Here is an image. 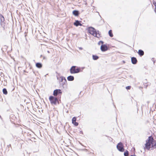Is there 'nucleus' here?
I'll use <instances>...</instances> for the list:
<instances>
[{"instance_id": "a878e982", "label": "nucleus", "mask_w": 156, "mask_h": 156, "mask_svg": "<svg viewBox=\"0 0 156 156\" xmlns=\"http://www.w3.org/2000/svg\"><path fill=\"white\" fill-rule=\"evenodd\" d=\"M9 146H10V147L11 146V145L10 144H9V145H8L7 146V147H9Z\"/></svg>"}, {"instance_id": "393cba45", "label": "nucleus", "mask_w": 156, "mask_h": 156, "mask_svg": "<svg viewBox=\"0 0 156 156\" xmlns=\"http://www.w3.org/2000/svg\"><path fill=\"white\" fill-rule=\"evenodd\" d=\"M130 87H131L130 86H128L126 87V88L127 89H130Z\"/></svg>"}, {"instance_id": "f3484780", "label": "nucleus", "mask_w": 156, "mask_h": 156, "mask_svg": "<svg viewBox=\"0 0 156 156\" xmlns=\"http://www.w3.org/2000/svg\"><path fill=\"white\" fill-rule=\"evenodd\" d=\"M66 79H64L63 80L62 82L61 83H60V84L62 86L66 84Z\"/></svg>"}, {"instance_id": "4468645a", "label": "nucleus", "mask_w": 156, "mask_h": 156, "mask_svg": "<svg viewBox=\"0 0 156 156\" xmlns=\"http://www.w3.org/2000/svg\"><path fill=\"white\" fill-rule=\"evenodd\" d=\"M67 79L69 81H73L74 79V77L73 76H70L68 77Z\"/></svg>"}, {"instance_id": "0eeeda50", "label": "nucleus", "mask_w": 156, "mask_h": 156, "mask_svg": "<svg viewBox=\"0 0 156 156\" xmlns=\"http://www.w3.org/2000/svg\"><path fill=\"white\" fill-rule=\"evenodd\" d=\"M62 93V91L60 89H56L53 92V95L55 96H57L58 94H60Z\"/></svg>"}, {"instance_id": "6e6552de", "label": "nucleus", "mask_w": 156, "mask_h": 156, "mask_svg": "<svg viewBox=\"0 0 156 156\" xmlns=\"http://www.w3.org/2000/svg\"><path fill=\"white\" fill-rule=\"evenodd\" d=\"M101 51H107L108 49V48L106 45L103 44L101 46Z\"/></svg>"}, {"instance_id": "4be33fe9", "label": "nucleus", "mask_w": 156, "mask_h": 156, "mask_svg": "<svg viewBox=\"0 0 156 156\" xmlns=\"http://www.w3.org/2000/svg\"><path fill=\"white\" fill-rule=\"evenodd\" d=\"M129 154V152L127 151H126L124 153V155L125 156H127Z\"/></svg>"}, {"instance_id": "2eb2a0df", "label": "nucleus", "mask_w": 156, "mask_h": 156, "mask_svg": "<svg viewBox=\"0 0 156 156\" xmlns=\"http://www.w3.org/2000/svg\"><path fill=\"white\" fill-rule=\"evenodd\" d=\"M36 66L38 68H40L42 66V64L40 63H37L36 64Z\"/></svg>"}, {"instance_id": "ddd939ff", "label": "nucleus", "mask_w": 156, "mask_h": 156, "mask_svg": "<svg viewBox=\"0 0 156 156\" xmlns=\"http://www.w3.org/2000/svg\"><path fill=\"white\" fill-rule=\"evenodd\" d=\"M73 13L75 16H78L79 14L78 11L77 10H74L73 12Z\"/></svg>"}, {"instance_id": "f8f14e48", "label": "nucleus", "mask_w": 156, "mask_h": 156, "mask_svg": "<svg viewBox=\"0 0 156 156\" xmlns=\"http://www.w3.org/2000/svg\"><path fill=\"white\" fill-rule=\"evenodd\" d=\"M138 53L140 56H142L144 55V53L143 50H139Z\"/></svg>"}, {"instance_id": "20e7f679", "label": "nucleus", "mask_w": 156, "mask_h": 156, "mask_svg": "<svg viewBox=\"0 0 156 156\" xmlns=\"http://www.w3.org/2000/svg\"><path fill=\"white\" fill-rule=\"evenodd\" d=\"M117 148L121 152H123L124 151V149L123 148V145L121 142L118 144L117 145Z\"/></svg>"}, {"instance_id": "bb28decb", "label": "nucleus", "mask_w": 156, "mask_h": 156, "mask_svg": "<svg viewBox=\"0 0 156 156\" xmlns=\"http://www.w3.org/2000/svg\"><path fill=\"white\" fill-rule=\"evenodd\" d=\"M48 53H49V51H48Z\"/></svg>"}, {"instance_id": "aec40b11", "label": "nucleus", "mask_w": 156, "mask_h": 156, "mask_svg": "<svg viewBox=\"0 0 156 156\" xmlns=\"http://www.w3.org/2000/svg\"><path fill=\"white\" fill-rule=\"evenodd\" d=\"M3 92L4 94L6 95L7 94V91L6 89L5 88H4L3 89Z\"/></svg>"}, {"instance_id": "9d476101", "label": "nucleus", "mask_w": 156, "mask_h": 156, "mask_svg": "<svg viewBox=\"0 0 156 156\" xmlns=\"http://www.w3.org/2000/svg\"><path fill=\"white\" fill-rule=\"evenodd\" d=\"M131 62L133 64H135L136 63L137 60L136 58L133 57L131 58Z\"/></svg>"}, {"instance_id": "b1692460", "label": "nucleus", "mask_w": 156, "mask_h": 156, "mask_svg": "<svg viewBox=\"0 0 156 156\" xmlns=\"http://www.w3.org/2000/svg\"><path fill=\"white\" fill-rule=\"evenodd\" d=\"M104 42L103 41H100L98 43V44L99 45H100L101 44H103Z\"/></svg>"}, {"instance_id": "1a4fd4ad", "label": "nucleus", "mask_w": 156, "mask_h": 156, "mask_svg": "<svg viewBox=\"0 0 156 156\" xmlns=\"http://www.w3.org/2000/svg\"><path fill=\"white\" fill-rule=\"evenodd\" d=\"M76 117H73L72 119V123L75 126H77L78 125V123L76 122Z\"/></svg>"}, {"instance_id": "7ed1b4c3", "label": "nucleus", "mask_w": 156, "mask_h": 156, "mask_svg": "<svg viewBox=\"0 0 156 156\" xmlns=\"http://www.w3.org/2000/svg\"><path fill=\"white\" fill-rule=\"evenodd\" d=\"M75 67V66H73L70 69V72L71 73H77L80 72V69H76Z\"/></svg>"}, {"instance_id": "cd10ccee", "label": "nucleus", "mask_w": 156, "mask_h": 156, "mask_svg": "<svg viewBox=\"0 0 156 156\" xmlns=\"http://www.w3.org/2000/svg\"><path fill=\"white\" fill-rule=\"evenodd\" d=\"M154 11H155V12H156V10H155Z\"/></svg>"}, {"instance_id": "5701e85b", "label": "nucleus", "mask_w": 156, "mask_h": 156, "mask_svg": "<svg viewBox=\"0 0 156 156\" xmlns=\"http://www.w3.org/2000/svg\"><path fill=\"white\" fill-rule=\"evenodd\" d=\"M153 4L155 6V8L154 9V10H156V2H153Z\"/></svg>"}, {"instance_id": "dca6fc26", "label": "nucleus", "mask_w": 156, "mask_h": 156, "mask_svg": "<svg viewBox=\"0 0 156 156\" xmlns=\"http://www.w3.org/2000/svg\"><path fill=\"white\" fill-rule=\"evenodd\" d=\"M8 48V46L6 45H4L3 47L2 48V50L3 51H6Z\"/></svg>"}, {"instance_id": "f03ea898", "label": "nucleus", "mask_w": 156, "mask_h": 156, "mask_svg": "<svg viewBox=\"0 0 156 156\" xmlns=\"http://www.w3.org/2000/svg\"><path fill=\"white\" fill-rule=\"evenodd\" d=\"M89 33L94 36L99 38L100 37L99 31H96L95 29L92 27H89L88 30Z\"/></svg>"}, {"instance_id": "f257e3e1", "label": "nucleus", "mask_w": 156, "mask_h": 156, "mask_svg": "<svg viewBox=\"0 0 156 156\" xmlns=\"http://www.w3.org/2000/svg\"><path fill=\"white\" fill-rule=\"evenodd\" d=\"M156 143L153 138L151 136H149L147 140H146L144 149L149 150L151 149L152 150L156 148Z\"/></svg>"}, {"instance_id": "9b49d317", "label": "nucleus", "mask_w": 156, "mask_h": 156, "mask_svg": "<svg viewBox=\"0 0 156 156\" xmlns=\"http://www.w3.org/2000/svg\"><path fill=\"white\" fill-rule=\"evenodd\" d=\"M74 25L76 27H77L78 26H81L82 24L80 23V22L78 20H76L75 22L74 23Z\"/></svg>"}, {"instance_id": "6ab92c4d", "label": "nucleus", "mask_w": 156, "mask_h": 156, "mask_svg": "<svg viewBox=\"0 0 156 156\" xmlns=\"http://www.w3.org/2000/svg\"><path fill=\"white\" fill-rule=\"evenodd\" d=\"M65 79V78L63 76H61L60 77V83L63 80Z\"/></svg>"}, {"instance_id": "412c9836", "label": "nucleus", "mask_w": 156, "mask_h": 156, "mask_svg": "<svg viewBox=\"0 0 156 156\" xmlns=\"http://www.w3.org/2000/svg\"><path fill=\"white\" fill-rule=\"evenodd\" d=\"M93 59L94 60H96L98 59V57L97 55H93Z\"/></svg>"}, {"instance_id": "a211bd4d", "label": "nucleus", "mask_w": 156, "mask_h": 156, "mask_svg": "<svg viewBox=\"0 0 156 156\" xmlns=\"http://www.w3.org/2000/svg\"><path fill=\"white\" fill-rule=\"evenodd\" d=\"M108 34L110 37H112L113 36V35L112 34V30H109L108 32Z\"/></svg>"}, {"instance_id": "423d86ee", "label": "nucleus", "mask_w": 156, "mask_h": 156, "mask_svg": "<svg viewBox=\"0 0 156 156\" xmlns=\"http://www.w3.org/2000/svg\"><path fill=\"white\" fill-rule=\"evenodd\" d=\"M49 99L52 104L55 105L57 101V99L53 96H51L49 97Z\"/></svg>"}, {"instance_id": "39448f33", "label": "nucleus", "mask_w": 156, "mask_h": 156, "mask_svg": "<svg viewBox=\"0 0 156 156\" xmlns=\"http://www.w3.org/2000/svg\"><path fill=\"white\" fill-rule=\"evenodd\" d=\"M0 19L1 21V25L3 28H4L5 26V23L4 22V18L1 14H0Z\"/></svg>"}]
</instances>
